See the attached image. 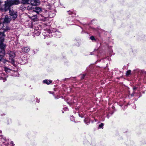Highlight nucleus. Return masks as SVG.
I'll use <instances>...</instances> for the list:
<instances>
[{"label": "nucleus", "instance_id": "nucleus-28", "mask_svg": "<svg viewBox=\"0 0 146 146\" xmlns=\"http://www.w3.org/2000/svg\"><path fill=\"white\" fill-rule=\"evenodd\" d=\"M66 81V79H65V80H64V81Z\"/></svg>", "mask_w": 146, "mask_h": 146}, {"label": "nucleus", "instance_id": "nucleus-12", "mask_svg": "<svg viewBox=\"0 0 146 146\" xmlns=\"http://www.w3.org/2000/svg\"><path fill=\"white\" fill-rule=\"evenodd\" d=\"M7 76L5 74H1V77H0V79H3V82H5L6 81V78Z\"/></svg>", "mask_w": 146, "mask_h": 146}, {"label": "nucleus", "instance_id": "nucleus-14", "mask_svg": "<svg viewBox=\"0 0 146 146\" xmlns=\"http://www.w3.org/2000/svg\"><path fill=\"white\" fill-rule=\"evenodd\" d=\"M5 71L7 73L11 71V70L6 67H4Z\"/></svg>", "mask_w": 146, "mask_h": 146}, {"label": "nucleus", "instance_id": "nucleus-9", "mask_svg": "<svg viewBox=\"0 0 146 146\" xmlns=\"http://www.w3.org/2000/svg\"><path fill=\"white\" fill-rule=\"evenodd\" d=\"M11 20V17L7 15L5 16L4 19L3 23L7 24L9 23Z\"/></svg>", "mask_w": 146, "mask_h": 146}, {"label": "nucleus", "instance_id": "nucleus-27", "mask_svg": "<svg viewBox=\"0 0 146 146\" xmlns=\"http://www.w3.org/2000/svg\"><path fill=\"white\" fill-rule=\"evenodd\" d=\"M15 73L16 74H17V72H15Z\"/></svg>", "mask_w": 146, "mask_h": 146}, {"label": "nucleus", "instance_id": "nucleus-16", "mask_svg": "<svg viewBox=\"0 0 146 146\" xmlns=\"http://www.w3.org/2000/svg\"><path fill=\"white\" fill-rule=\"evenodd\" d=\"M52 81L51 80H45L43 81V82H52Z\"/></svg>", "mask_w": 146, "mask_h": 146}, {"label": "nucleus", "instance_id": "nucleus-17", "mask_svg": "<svg viewBox=\"0 0 146 146\" xmlns=\"http://www.w3.org/2000/svg\"><path fill=\"white\" fill-rule=\"evenodd\" d=\"M68 13L69 15L72 14H75V12H72V11H68Z\"/></svg>", "mask_w": 146, "mask_h": 146}, {"label": "nucleus", "instance_id": "nucleus-11", "mask_svg": "<svg viewBox=\"0 0 146 146\" xmlns=\"http://www.w3.org/2000/svg\"><path fill=\"white\" fill-rule=\"evenodd\" d=\"M38 28V27H36L34 30L35 34L37 36H39L41 33L40 30Z\"/></svg>", "mask_w": 146, "mask_h": 146}, {"label": "nucleus", "instance_id": "nucleus-21", "mask_svg": "<svg viewBox=\"0 0 146 146\" xmlns=\"http://www.w3.org/2000/svg\"><path fill=\"white\" fill-rule=\"evenodd\" d=\"M2 61L4 63H5V62L7 61L6 60L3 59V60H2Z\"/></svg>", "mask_w": 146, "mask_h": 146}, {"label": "nucleus", "instance_id": "nucleus-26", "mask_svg": "<svg viewBox=\"0 0 146 146\" xmlns=\"http://www.w3.org/2000/svg\"><path fill=\"white\" fill-rule=\"evenodd\" d=\"M58 33V32H56V34H57V33Z\"/></svg>", "mask_w": 146, "mask_h": 146}, {"label": "nucleus", "instance_id": "nucleus-24", "mask_svg": "<svg viewBox=\"0 0 146 146\" xmlns=\"http://www.w3.org/2000/svg\"><path fill=\"white\" fill-rule=\"evenodd\" d=\"M143 73L145 74H146V71H143Z\"/></svg>", "mask_w": 146, "mask_h": 146}, {"label": "nucleus", "instance_id": "nucleus-2", "mask_svg": "<svg viewBox=\"0 0 146 146\" xmlns=\"http://www.w3.org/2000/svg\"><path fill=\"white\" fill-rule=\"evenodd\" d=\"M9 29L7 24L4 23H0V30L5 32Z\"/></svg>", "mask_w": 146, "mask_h": 146}, {"label": "nucleus", "instance_id": "nucleus-19", "mask_svg": "<svg viewBox=\"0 0 146 146\" xmlns=\"http://www.w3.org/2000/svg\"><path fill=\"white\" fill-rule=\"evenodd\" d=\"M85 75H86L85 74H83L81 75V78L82 79H84L85 76Z\"/></svg>", "mask_w": 146, "mask_h": 146}, {"label": "nucleus", "instance_id": "nucleus-25", "mask_svg": "<svg viewBox=\"0 0 146 146\" xmlns=\"http://www.w3.org/2000/svg\"><path fill=\"white\" fill-rule=\"evenodd\" d=\"M136 89V87H135L133 88V90H135V89Z\"/></svg>", "mask_w": 146, "mask_h": 146}, {"label": "nucleus", "instance_id": "nucleus-15", "mask_svg": "<svg viewBox=\"0 0 146 146\" xmlns=\"http://www.w3.org/2000/svg\"><path fill=\"white\" fill-rule=\"evenodd\" d=\"M131 70H129L128 71H127L126 72V76H128L131 74Z\"/></svg>", "mask_w": 146, "mask_h": 146}, {"label": "nucleus", "instance_id": "nucleus-3", "mask_svg": "<svg viewBox=\"0 0 146 146\" xmlns=\"http://www.w3.org/2000/svg\"><path fill=\"white\" fill-rule=\"evenodd\" d=\"M7 54L9 55V60H11V62L13 64L14 63L15 61L13 58L15 56V52L14 51H8Z\"/></svg>", "mask_w": 146, "mask_h": 146}, {"label": "nucleus", "instance_id": "nucleus-4", "mask_svg": "<svg viewBox=\"0 0 146 146\" xmlns=\"http://www.w3.org/2000/svg\"><path fill=\"white\" fill-rule=\"evenodd\" d=\"M28 8L29 9H33V11L36 12L37 13H39V12H40L41 11V8L39 7H28Z\"/></svg>", "mask_w": 146, "mask_h": 146}, {"label": "nucleus", "instance_id": "nucleus-23", "mask_svg": "<svg viewBox=\"0 0 146 146\" xmlns=\"http://www.w3.org/2000/svg\"><path fill=\"white\" fill-rule=\"evenodd\" d=\"M45 83L47 85H49L50 84V83Z\"/></svg>", "mask_w": 146, "mask_h": 146}, {"label": "nucleus", "instance_id": "nucleus-20", "mask_svg": "<svg viewBox=\"0 0 146 146\" xmlns=\"http://www.w3.org/2000/svg\"><path fill=\"white\" fill-rule=\"evenodd\" d=\"M90 39L92 40H93L94 39V37L93 36H91L90 37Z\"/></svg>", "mask_w": 146, "mask_h": 146}, {"label": "nucleus", "instance_id": "nucleus-13", "mask_svg": "<svg viewBox=\"0 0 146 146\" xmlns=\"http://www.w3.org/2000/svg\"><path fill=\"white\" fill-rule=\"evenodd\" d=\"M30 0H22V3L23 4H28L30 3Z\"/></svg>", "mask_w": 146, "mask_h": 146}, {"label": "nucleus", "instance_id": "nucleus-7", "mask_svg": "<svg viewBox=\"0 0 146 146\" xmlns=\"http://www.w3.org/2000/svg\"><path fill=\"white\" fill-rule=\"evenodd\" d=\"M30 3L32 6H36L39 4L40 1L38 0H30Z\"/></svg>", "mask_w": 146, "mask_h": 146}, {"label": "nucleus", "instance_id": "nucleus-18", "mask_svg": "<svg viewBox=\"0 0 146 146\" xmlns=\"http://www.w3.org/2000/svg\"><path fill=\"white\" fill-rule=\"evenodd\" d=\"M103 126H104V124L102 123H101L99 125V127L100 128H103Z\"/></svg>", "mask_w": 146, "mask_h": 146}, {"label": "nucleus", "instance_id": "nucleus-1", "mask_svg": "<svg viewBox=\"0 0 146 146\" xmlns=\"http://www.w3.org/2000/svg\"><path fill=\"white\" fill-rule=\"evenodd\" d=\"M20 3L19 0H7L5 2L4 10L7 11L10 9V7L13 5H17Z\"/></svg>", "mask_w": 146, "mask_h": 146}, {"label": "nucleus", "instance_id": "nucleus-5", "mask_svg": "<svg viewBox=\"0 0 146 146\" xmlns=\"http://www.w3.org/2000/svg\"><path fill=\"white\" fill-rule=\"evenodd\" d=\"M4 32L0 30V42H1L2 44L4 41V38L5 36V35L4 34Z\"/></svg>", "mask_w": 146, "mask_h": 146}, {"label": "nucleus", "instance_id": "nucleus-6", "mask_svg": "<svg viewBox=\"0 0 146 146\" xmlns=\"http://www.w3.org/2000/svg\"><path fill=\"white\" fill-rule=\"evenodd\" d=\"M9 11V13L10 15L12 17V18L14 20L17 17V13L15 12H14L10 9L8 10Z\"/></svg>", "mask_w": 146, "mask_h": 146}, {"label": "nucleus", "instance_id": "nucleus-10", "mask_svg": "<svg viewBox=\"0 0 146 146\" xmlns=\"http://www.w3.org/2000/svg\"><path fill=\"white\" fill-rule=\"evenodd\" d=\"M30 48L28 47H24L22 49V50L20 51L21 53L23 52L27 53L30 50Z\"/></svg>", "mask_w": 146, "mask_h": 146}, {"label": "nucleus", "instance_id": "nucleus-22", "mask_svg": "<svg viewBox=\"0 0 146 146\" xmlns=\"http://www.w3.org/2000/svg\"><path fill=\"white\" fill-rule=\"evenodd\" d=\"M50 31H48L47 32H46L47 33H49V34H50Z\"/></svg>", "mask_w": 146, "mask_h": 146}, {"label": "nucleus", "instance_id": "nucleus-8", "mask_svg": "<svg viewBox=\"0 0 146 146\" xmlns=\"http://www.w3.org/2000/svg\"><path fill=\"white\" fill-rule=\"evenodd\" d=\"M5 55V52L4 49L3 48L0 51V62L2 61V60H3V58Z\"/></svg>", "mask_w": 146, "mask_h": 146}]
</instances>
